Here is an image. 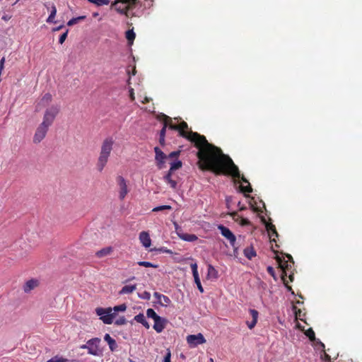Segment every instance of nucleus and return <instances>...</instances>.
<instances>
[{
	"instance_id": "1",
	"label": "nucleus",
	"mask_w": 362,
	"mask_h": 362,
	"mask_svg": "<svg viewBox=\"0 0 362 362\" xmlns=\"http://www.w3.org/2000/svg\"><path fill=\"white\" fill-rule=\"evenodd\" d=\"M171 129L179 132V135L193 142L198 148L197 157L199 168L202 170H210L213 173H226V167L229 165L233 166L229 156L223 153V150L216 146L209 144L204 135L196 132L189 130L188 124L181 122L177 125L170 124Z\"/></svg>"
},
{
	"instance_id": "2",
	"label": "nucleus",
	"mask_w": 362,
	"mask_h": 362,
	"mask_svg": "<svg viewBox=\"0 0 362 362\" xmlns=\"http://www.w3.org/2000/svg\"><path fill=\"white\" fill-rule=\"evenodd\" d=\"M179 154L180 151H173L170 153L168 156H166V154L162 152L161 150L160 151V162L162 160H165V159H167L170 165V170L168 175H165V180L168 184H170V186L172 188H176L177 182L175 181V180L171 179V172L178 170L182 166V162L179 160L177 158Z\"/></svg>"
},
{
	"instance_id": "3",
	"label": "nucleus",
	"mask_w": 362,
	"mask_h": 362,
	"mask_svg": "<svg viewBox=\"0 0 362 362\" xmlns=\"http://www.w3.org/2000/svg\"><path fill=\"white\" fill-rule=\"evenodd\" d=\"M287 260L285 259L284 257H280L279 255L276 256V260L279 264V267L282 270L281 279L283 283L286 286L288 291H291V293L294 294V291L292 290V287L288 285L286 277L288 272H291V269L294 264V260L291 255H286Z\"/></svg>"
},
{
	"instance_id": "4",
	"label": "nucleus",
	"mask_w": 362,
	"mask_h": 362,
	"mask_svg": "<svg viewBox=\"0 0 362 362\" xmlns=\"http://www.w3.org/2000/svg\"><path fill=\"white\" fill-rule=\"evenodd\" d=\"M114 144V140L112 137L106 138L101 146L100 156L98 160L97 168L101 172L106 163H107L108 158L112 150V146Z\"/></svg>"
},
{
	"instance_id": "5",
	"label": "nucleus",
	"mask_w": 362,
	"mask_h": 362,
	"mask_svg": "<svg viewBox=\"0 0 362 362\" xmlns=\"http://www.w3.org/2000/svg\"><path fill=\"white\" fill-rule=\"evenodd\" d=\"M101 339L98 337H94L87 341L85 344L80 346V349H87L88 354L99 356L102 355V351L99 349Z\"/></svg>"
},
{
	"instance_id": "6",
	"label": "nucleus",
	"mask_w": 362,
	"mask_h": 362,
	"mask_svg": "<svg viewBox=\"0 0 362 362\" xmlns=\"http://www.w3.org/2000/svg\"><path fill=\"white\" fill-rule=\"evenodd\" d=\"M137 4L134 2L122 3V1L115 0L111 4V8L115 9L118 13L125 15L129 17L130 10L132 6H135Z\"/></svg>"
},
{
	"instance_id": "7",
	"label": "nucleus",
	"mask_w": 362,
	"mask_h": 362,
	"mask_svg": "<svg viewBox=\"0 0 362 362\" xmlns=\"http://www.w3.org/2000/svg\"><path fill=\"white\" fill-rule=\"evenodd\" d=\"M95 313L100 317V319L106 325H110L113 322V320L115 317V313H112V308H97L95 309Z\"/></svg>"
},
{
	"instance_id": "8",
	"label": "nucleus",
	"mask_w": 362,
	"mask_h": 362,
	"mask_svg": "<svg viewBox=\"0 0 362 362\" xmlns=\"http://www.w3.org/2000/svg\"><path fill=\"white\" fill-rule=\"evenodd\" d=\"M59 111V107L55 105H52L51 107L47 109L44 114L43 121L42 123L48 127L52 125Z\"/></svg>"
},
{
	"instance_id": "9",
	"label": "nucleus",
	"mask_w": 362,
	"mask_h": 362,
	"mask_svg": "<svg viewBox=\"0 0 362 362\" xmlns=\"http://www.w3.org/2000/svg\"><path fill=\"white\" fill-rule=\"evenodd\" d=\"M231 161L233 162V166L235 168H233V165H228L226 167V170L227 171L225 173H215L216 175H231L235 179H240L241 181L244 183H249L247 178L244 177V175H240V170L238 169V167L234 164L233 160L231 158H230Z\"/></svg>"
},
{
	"instance_id": "10",
	"label": "nucleus",
	"mask_w": 362,
	"mask_h": 362,
	"mask_svg": "<svg viewBox=\"0 0 362 362\" xmlns=\"http://www.w3.org/2000/svg\"><path fill=\"white\" fill-rule=\"evenodd\" d=\"M160 122L163 124L162 129L160 131V144H162L164 141L165 132L167 127L170 129V125L173 124L172 118L163 113L160 112Z\"/></svg>"
},
{
	"instance_id": "11",
	"label": "nucleus",
	"mask_w": 362,
	"mask_h": 362,
	"mask_svg": "<svg viewBox=\"0 0 362 362\" xmlns=\"http://www.w3.org/2000/svg\"><path fill=\"white\" fill-rule=\"evenodd\" d=\"M218 230H220L222 235L225 237V238L228 239L231 246L235 247V243H236V237L235 235L232 233L228 227L219 225L218 226Z\"/></svg>"
},
{
	"instance_id": "12",
	"label": "nucleus",
	"mask_w": 362,
	"mask_h": 362,
	"mask_svg": "<svg viewBox=\"0 0 362 362\" xmlns=\"http://www.w3.org/2000/svg\"><path fill=\"white\" fill-rule=\"evenodd\" d=\"M186 340L191 347H195L206 342L205 338L202 333L197 334V335H189L187 337Z\"/></svg>"
},
{
	"instance_id": "13",
	"label": "nucleus",
	"mask_w": 362,
	"mask_h": 362,
	"mask_svg": "<svg viewBox=\"0 0 362 362\" xmlns=\"http://www.w3.org/2000/svg\"><path fill=\"white\" fill-rule=\"evenodd\" d=\"M49 127L46 124L41 123L39 127L37 128L33 141L35 143H40L45 136Z\"/></svg>"
},
{
	"instance_id": "14",
	"label": "nucleus",
	"mask_w": 362,
	"mask_h": 362,
	"mask_svg": "<svg viewBox=\"0 0 362 362\" xmlns=\"http://www.w3.org/2000/svg\"><path fill=\"white\" fill-rule=\"evenodd\" d=\"M175 226L176 233L180 239L186 240V242H194V240H197V235L183 233L181 227H180L177 223H175Z\"/></svg>"
},
{
	"instance_id": "15",
	"label": "nucleus",
	"mask_w": 362,
	"mask_h": 362,
	"mask_svg": "<svg viewBox=\"0 0 362 362\" xmlns=\"http://www.w3.org/2000/svg\"><path fill=\"white\" fill-rule=\"evenodd\" d=\"M117 185L119 187V197L120 199H124L127 194L128 193L127 186L126 180L122 176H118L117 177Z\"/></svg>"
},
{
	"instance_id": "16",
	"label": "nucleus",
	"mask_w": 362,
	"mask_h": 362,
	"mask_svg": "<svg viewBox=\"0 0 362 362\" xmlns=\"http://www.w3.org/2000/svg\"><path fill=\"white\" fill-rule=\"evenodd\" d=\"M190 267L192 269L194 280L195 284H197V287L199 289V291H200L201 293H203L204 291V289L203 286H202V282H201L200 278L199 276V273H198V270H197V264H196V263L192 264L190 265Z\"/></svg>"
},
{
	"instance_id": "17",
	"label": "nucleus",
	"mask_w": 362,
	"mask_h": 362,
	"mask_svg": "<svg viewBox=\"0 0 362 362\" xmlns=\"http://www.w3.org/2000/svg\"><path fill=\"white\" fill-rule=\"evenodd\" d=\"M265 226H266L267 230L268 231V233H269V235L270 238V241L276 243V247H280L279 245L276 243V239L274 238H272L273 235H276V238L279 235L276 228V226L274 225H273L272 223H267Z\"/></svg>"
},
{
	"instance_id": "18",
	"label": "nucleus",
	"mask_w": 362,
	"mask_h": 362,
	"mask_svg": "<svg viewBox=\"0 0 362 362\" xmlns=\"http://www.w3.org/2000/svg\"><path fill=\"white\" fill-rule=\"evenodd\" d=\"M139 240L142 245L146 248L149 247L151 245L150 235L147 231H141L139 233Z\"/></svg>"
},
{
	"instance_id": "19",
	"label": "nucleus",
	"mask_w": 362,
	"mask_h": 362,
	"mask_svg": "<svg viewBox=\"0 0 362 362\" xmlns=\"http://www.w3.org/2000/svg\"><path fill=\"white\" fill-rule=\"evenodd\" d=\"M104 340L107 343L111 351H115L117 349V344L115 341L109 334H105Z\"/></svg>"
},
{
	"instance_id": "20",
	"label": "nucleus",
	"mask_w": 362,
	"mask_h": 362,
	"mask_svg": "<svg viewBox=\"0 0 362 362\" xmlns=\"http://www.w3.org/2000/svg\"><path fill=\"white\" fill-rule=\"evenodd\" d=\"M250 315L252 316V321H250V322H247V327L250 328V329H252L255 327V326L257 325V320H258V311L255 310H250Z\"/></svg>"
},
{
	"instance_id": "21",
	"label": "nucleus",
	"mask_w": 362,
	"mask_h": 362,
	"mask_svg": "<svg viewBox=\"0 0 362 362\" xmlns=\"http://www.w3.org/2000/svg\"><path fill=\"white\" fill-rule=\"evenodd\" d=\"M113 251V247L111 246L102 248L101 250L96 252L95 255L98 258L105 257L111 254Z\"/></svg>"
},
{
	"instance_id": "22",
	"label": "nucleus",
	"mask_w": 362,
	"mask_h": 362,
	"mask_svg": "<svg viewBox=\"0 0 362 362\" xmlns=\"http://www.w3.org/2000/svg\"><path fill=\"white\" fill-rule=\"evenodd\" d=\"M37 285V281L35 279H30L26 281V283L24 285V291L25 293L30 292L31 290H33L35 286Z\"/></svg>"
},
{
	"instance_id": "23",
	"label": "nucleus",
	"mask_w": 362,
	"mask_h": 362,
	"mask_svg": "<svg viewBox=\"0 0 362 362\" xmlns=\"http://www.w3.org/2000/svg\"><path fill=\"white\" fill-rule=\"evenodd\" d=\"M134 320L136 321L139 323H141L142 325H144L146 329H148L150 327V325L147 320H146V317L143 313H139L136 315Z\"/></svg>"
},
{
	"instance_id": "24",
	"label": "nucleus",
	"mask_w": 362,
	"mask_h": 362,
	"mask_svg": "<svg viewBox=\"0 0 362 362\" xmlns=\"http://www.w3.org/2000/svg\"><path fill=\"white\" fill-rule=\"evenodd\" d=\"M125 37L127 40L129 45H132L134 40L136 37V33L134 31V28L129 29L125 33Z\"/></svg>"
},
{
	"instance_id": "25",
	"label": "nucleus",
	"mask_w": 362,
	"mask_h": 362,
	"mask_svg": "<svg viewBox=\"0 0 362 362\" xmlns=\"http://www.w3.org/2000/svg\"><path fill=\"white\" fill-rule=\"evenodd\" d=\"M136 288V284L125 285L119 291V294L124 295V294H127V293H131L134 291H135Z\"/></svg>"
},
{
	"instance_id": "26",
	"label": "nucleus",
	"mask_w": 362,
	"mask_h": 362,
	"mask_svg": "<svg viewBox=\"0 0 362 362\" xmlns=\"http://www.w3.org/2000/svg\"><path fill=\"white\" fill-rule=\"evenodd\" d=\"M243 254L248 259H252V257L257 255V252L253 247H245L243 250Z\"/></svg>"
},
{
	"instance_id": "27",
	"label": "nucleus",
	"mask_w": 362,
	"mask_h": 362,
	"mask_svg": "<svg viewBox=\"0 0 362 362\" xmlns=\"http://www.w3.org/2000/svg\"><path fill=\"white\" fill-rule=\"evenodd\" d=\"M207 276L209 279H217L218 277V273L216 269L211 264L208 265Z\"/></svg>"
},
{
	"instance_id": "28",
	"label": "nucleus",
	"mask_w": 362,
	"mask_h": 362,
	"mask_svg": "<svg viewBox=\"0 0 362 362\" xmlns=\"http://www.w3.org/2000/svg\"><path fill=\"white\" fill-rule=\"evenodd\" d=\"M56 13H57V8L56 6L52 4V7H51V11H50V13L47 19V23H56L57 21H54V18L56 16Z\"/></svg>"
},
{
	"instance_id": "29",
	"label": "nucleus",
	"mask_w": 362,
	"mask_h": 362,
	"mask_svg": "<svg viewBox=\"0 0 362 362\" xmlns=\"http://www.w3.org/2000/svg\"><path fill=\"white\" fill-rule=\"evenodd\" d=\"M317 344L322 349V351H323V355L322 356V359L325 360V362H330V361H331L330 355H329L326 353L325 344L320 341H318Z\"/></svg>"
},
{
	"instance_id": "30",
	"label": "nucleus",
	"mask_w": 362,
	"mask_h": 362,
	"mask_svg": "<svg viewBox=\"0 0 362 362\" xmlns=\"http://www.w3.org/2000/svg\"><path fill=\"white\" fill-rule=\"evenodd\" d=\"M171 303V300L167 296L160 294V305L161 306H168Z\"/></svg>"
},
{
	"instance_id": "31",
	"label": "nucleus",
	"mask_w": 362,
	"mask_h": 362,
	"mask_svg": "<svg viewBox=\"0 0 362 362\" xmlns=\"http://www.w3.org/2000/svg\"><path fill=\"white\" fill-rule=\"evenodd\" d=\"M146 315L148 318L153 319L154 321H156V320H158V315L155 312V310L153 308H148L146 310Z\"/></svg>"
},
{
	"instance_id": "32",
	"label": "nucleus",
	"mask_w": 362,
	"mask_h": 362,
	"mask_svg": "<svg viewBox=\"0 0 362 362\" xmlns=\"http://www.w3.org/2000/svg\"><path fill=\"white\" fill-rule=\"evenodd\" d=\"M127 309V305L125 303H122V304H120V305H115L113 308H112V310L113 312L112 313H115V316L117 315V314L119 313V312H124Z\"/></svg>"
},
{
	"instance_id": "33",
	"label": "nucleus",
	"mask_w": 362,
	"mask_h": 362,
	"mask_svg": "<svg viewBox=\"0 0 362 362\" xmlns=\"http://www.w3.org/2000/svg\"><path fill=\"white\" fill-rule=\"evenodd\" d=\"M91 4H95L97 6H102L105 5H108L110 3L109 0H88Z\"/></svg>"
},
{
	"instance_id": "34",
	"label": "nucleus",
	"mask_w": 362,
	"mask_h": 362,
	"mask_svg": "<svg viewBox=\"0 0 362 362\" xmlns=\"http://www.w3.org/2000/svg\"><path fill=\"white\" fill-rule=\"evenodd\" d=\"M47 362H69V360L57 355L49 359Z\"/></svg>"
},
{
	"instance_id": "35",
	"label": "nucleus",
	"mask_w": 362,
	"mask_h": 362,
	"mask_svg": "<svg viewBox=\"0 0 362 362\" xmlns=\"http://www.w3.org/2000/svg\"><path fill=\"white\" fill-rule=\"evenodd\" d=\"M305 336L309 337L311 341H316L315 333L312 328H309L305 332Z\"/></svg>"
},
{
	"instance_id": "36",
	"label": "nucleus",
	"mask_w": 362,
	"mask_h": 362,
	"mask_svg": "<svg viewBox=\"0 0 362 362\" xmlns=\"http://www.w3.org/2000/svg\"><path fill=\"white\" fill-rule=\"evenodd\" d=\"M240 192L243 193H250L252 192V188L250 185V183H247V186H240Z\"/></svg>"
},
{
	"instance_id": "37",
	"label": "nucleus",
	"mask_w": 362,
	"mask_h": 362,
	"mask_svg": "<svg viewBox=\"0 0 362 362\" xmlns=\"http://www.w3.org/2000/svg\"><path fill=\"white\" fill-rule=\"evenodd\" d=\"M138 264L139 266H142V267H154V268H156L158 267V265L157 264H154L150 262H146V261H141V262H138Z\"/></svg>"
},
{
	"instance_id": "38",
	"label": "nucleus",
	"mask_w": 362,
	"mask_h": 362,
	"mask_svg": "<svg viewBox=\"0 0 362 362\" xmlns=\"http://www.w3.org/2000/svg\"><path fill=\"white\" fill-rule=\"evenodd\" d=\"M293 310L294 314L296 315V318L303 320V318H302V311L300 310V308H297L296 306L293 305Z\"/></svg>"
},
{
	"instance_id": "39",
	"label": "nucleus",
	"mask_w": 362,
	"mask_h": 362,
	"mask_svg": "<svg viewBox=\"0 0 362 362\" xmlns=\"http://www.w3.org/2000/svg\"><path fill=\"white\" fill-rule=\"evenodd\" d=\"M68 33H69V29H66V31L64 33H63L59 37V43L60 45H62L66 39L67 38V36H68Z\"/></svg>"
},
{
	"instance_id": "40",
	"label": "nucleus",
	"mask_w": 362,
	"mask_h": 362,
	"mask_svg": "<svg viewBox=\"0 0 362 362\" xmlns=\"http://www.w3.org/2000/svg\"><path fill=\"white\" fill-rule=\"evenodd\" d=\"M138 296L141 299L149 300L151 298V293L145 291L143 293H139Z\"/></svg>"
},
{
	"instance_id": "41",
	"label": "nucleus",
	"mask_w": 362,
	"mask_h": 362,
	"mask_svg": "<svg viewBox=\"0 0 362 362\" xmlns=\"http://www.w3.org/2000/svg\"><path fill=\"white\" fill-rule=\"evenodd\" d=\"M169 323V321L168 320H165V318H162V317H160V332H162V329H164L167 324Z\"/></svg>"
},
{
	"instance_id": "42",
	"label": "nucleus",
	"mask_w": 362,
	"mask_h": 362,
	"mask_svg": "<svg viewBox=\"0 0 362 362\" xmlns=\"http://www.w3.org/2000/svg\"><path fill=\"white\" fill-rule=\"evenodd\" d=\"M126 323H127V320H126V318L124 316L119 317L115 322V324L116 325H125Z\"/></svg>"
},
{
	"instance_id": "43",
	"label": "nucleus",
	"mask_w": 362,
	"mask_h": 362,
	"mask_svg": "<svg viewBox=\"0 0 362 362\" xmlns=\"http://www.w3.org/2000/svg\"><path fill=\"white\" fill-rule=\"evenodd\" d=\"M267 272L271 274V276L274 278V279H276V273H275V270L272 267V266H268L267 268Z\"/></svg>"
},
{
	"instance_id": "44",
	"label": "nucleus",
	"mask_w": 362,
	"mask_h": 362,
	"mask_svg": "<svg viewBox=\"0 0 362 362\" xmlns=\"http://www.w3.org/2000/svg\"><path fill=\"white\" fill-rule=\"evenodd\" d=\"M163 362H171V353L169 349H168L167 354L164 356Z\"/></svg>"
},
{
	"instance_id": "45",
	"label": "nucleus",
	"mask_w": 362,
	"mask_h": 362,
	"mask_svg": "<svg viewBox=\"0 0 362 362\" xmlns=\"http://www.w3.org/2000/svg\"><path fill=\"white\" fill-rule=\"evenodd\" d=\"M240 223L241 226H248L250 221L247 218L240 217Z\"/></svg>"
},
{
	"instance_id": "46",
	"label": "nucleus",
	"mask_w": 362,
	"mask_h": 362,
	"mask_svg": "<svg viewBox=\"0 0 362 362\" xmlns=\"http://www.w3.org/2000/svg\"><path fill=\"white\" fill-rule=\"evenodd\" d=\"M153 149L155 152V162L158 165V145L156 146Z\"/></svg>"
},
{
	"instance_id": "47",
	"label": "nucleus",
	"mask_w": 362,
	"mask_h": 362,
	"mask_svg": "<svg viewBox=\"0 0 362 362\" xmlns=\"http://www.w3.org/2000/svg\"><path fill=\"white\" fill-rule=\"evenodd\" d=\"M78 23V21H77V19H76V17L74 18H72L71 19H70L68 22H67V25L68 26H73L76 24Z\"/></svg>"
},
{
	"instance_id": "48",
	"label": "nucleus",
	"mask_w": 362,
	"mask_h": 362,
	"mask_svg": "<svg viewBox=\"0 0 362 362\" xmlns=\"http://www.w3.org/2000/svg\"><path fill=\"white\" fill-rule=\"evenodd\" d=\"M52 100V95L50 93H45L42 98V100H46L47 102H49Z\"/></svg>"
},
{
	"instance_id": "49",
	"label": "nucleus",
	"mask_w": 362,
	"mask_h": 362,
	"mask_svg": "<svg viewBox=\"0 0 362 362\" xmlns=\"http://www.w3.org/2000/svg\"><path fill=\"white\" fill-rule=\"evenodd\" d=\"M153 296L155 297V298H156V300L153 302V303H154L153 306L156 308H158L156 304L158 303V291H155L153 293Z\"/></svg>"
},
{
	"instance_id": "50",
	"label": "nucleus",
	"mask_w": 362,
	"mask_h": 362,
	"mask_svg": "<svg viewBox=\"0 0 362 362\" xmlns=\"http://www.w3.org/2000/svg\"><path fill=\"white\" fill-rule=\"evenodd\" d=\"M153 327L157 332H158V329H159L158 320H156V321H154V325H153Z\"/></svg>"
},
{
	"instance_id": "51",
	"label": "nucleus",
	"mask_w": 362,
	"mask_h": 362,
	"mask_svg": "<svg viewBox=\"0 0 362 362\" xmlns=\"http://www.w3.org/2000/svg\"><path fill=\"white\" fill-rule=\"evenodd\" d=\"M287 275H288L291 282L294 281V273L293 272H288Z\"/></svg>"
},
{
	"instance_id": "52",
	"label": "nucleus",
	"mask_w": 362,
	"mask_h": 362,
	"mask_svg": "<svg viewBox=\"0 0 362 362\" xmlns=\"http://www.w3.org/2000/svg\"><path fill=\"white\" fill-rule=\"evenodd\" d=\"M11 18V16H9L8 14H4L2 17H1V19L5 21H7L8 20H10Z\"/></svg>"
},
{
	"instance_id": "53",
	"label": "nucleus",
	"mask_w": 362,
	"mask_h": 362,
	"mask_svg": "<svg viewBox=\"0 0 362 362\" xmlns=\"http://www.w3.org/2000/svg\"><path fill=\"white\" fill-rule=\"evenodd\" d=\"M64 27V25H60L56 28H53L52 31L53 32L59 31V30H62Z\"/></svg>"
},
{
	"instance_id": "54",
	"label": "nucleus",
	"mask_w": 362,
	"mask_h": 362,
	"mask_svg": "<svg viewBox=\"0 0 362 362\" xmlns=\"http://www.w3.org/2000/svg\"><path fill=\"white\" fill-rule=\"evenodd\" d=\"M86 18V16H80L76 17V19H77L78 23L85 20Z\"/></svg>"
},
{
	"instance_id": "55",
	"label": "nucleus",
	"mask_w": 362,
	"mask_h": 362,
	"mask_svg": "<svg viewBox=\"0 0 362 362\" xmlns=\"http://www.w3.org/2000/svg\"><path fill=\"white\" fill-rule=\"evenodd\" d=\"M165 209H171L169 205H160V211H162V210H164Z\"/></svg>"
},
{
	"instance_id": "56",
	"label": "nucleus",
	"mask_w": 362,
	"mask_h": 362,
	"mask_svg": "<svg viewBox=\"0 0 362 362\" xmlns=\"http://www.w3.org/2000/svg\"><path fill=\"white\" fill-rule=\"evenodd\" d=\"M158 211H159L158 206L154 207L153 209V211H155V212H158Z\"/></svg>"
},
{
	"instance_id": "57",
	"label": "nucleus",
	"mask_w": 362,
	"mask_h": 362,
	"mask_svg": "<svg viewBox=\"0 0 362 362\" xmlns=\"http://www.w3.org/2000/svg\"><path fill=\"white\" fill-rule=\"evenodd\" d=\"M230 216H231L233 218H234L235 216H237V212H233V213H231V214H230Z\"/></svg>"
},
{
	"instance_id": "58",
	"label": "nucleus",
	"mask_w": 362,
	"mask_h": 362,
	"mask_svg": "<svg viewBox=\"0 0 362 362\" xmlns=\"http://www.w3.org/2000/svg\"><path fill=\"white\" fill-rule=\"evenodd\" d=\"M231 199L230 197H227L226 199V201L227 203H229L230 200Z\"/></svg>"
},
{
	"instance_id": "59",
	"label": "nucleus",
	"mask_w": 362,
	"mask_h": 362,
	"mask_svg": "<svg viewBox=\"0 0 362 362\" xmlns=\"http://www.w3.org/2000/svg\"><path fill=\"white\" fill-rule=\"evenodd\" d=\"M160 252H169L168 250H165V249L160 247Z\"/></svg>"
},
{
	"instance_id": "60",
	"label": "nucleus",
	"mask_w": 362,
	"mask_h": 362,
	"mask_svg": "<svg viewBox=\"0 0 362 362\" xmlns=\"http://www.w3.org/2000/svg\"><path fill=\"white\" fill-rule=\"evenodd\" d=\"M245 209H246V207L243 206V205H240V210H244Z\"/></svg>"
},
{
	"instance_id": "61",
	"label": "nucleus",
	"mask_w": 362,
	"mask_h": 362,
	"mask_svg": "<svg viewBox=\"0 0 362 362\" xmlns=\"http://www.w3.org/2000/svg\"><path fill=\"white\" fill-rule=\"evenodd\" d=\"M272 248H273V246H272ZM272 251L276 254V256L278 255H277V251L276 250H274V249H272Z\"/></svg>"
},
{
	"instance_id": "62",
	"label": "nucleus",
	"mask_w": 362,
	"mask_h": 362,
	"mask_svg": "<svg viewBox=\"0 0 362 362\" xmlns=\"http://www.w3.org/2000/svg\"><path fill=\"white\" fill-rule=\"evenodd\" d=\"M148 101H149V98H148L147 97H146V98H145V99H144V102H146V103H147V102H148Z\"/></svg>"
},
{
	"instance_id": "63",
	"label": "nucleus",
	"mask_w": 362,
	"mask_h": 362,
	"mask_svg": "<svg viewBox=\"0 0 362 362\" xmlns=\"http://www.w3.org/2000/svg\"><path fill=\"white\" fill-rule=\"evenodd\" d=\"M98 15V13H94L93 16V17H96Z\"/></svg>"
},
{
	"instance_id": "64",
	"label": "nucleus",
	"mask_w": 362,
	"mask_h": 362,
	"mask_svg": "<svg viewBox=\"0 0 362 362\" xmlns=\"http://www.w3.org/2000/svg\"><path fill=\"white\" fill-rule=\"evenodd\" d=\"M20 0H16L13 5L16 4Z\"/></svg>"
}]
</instances>
